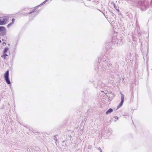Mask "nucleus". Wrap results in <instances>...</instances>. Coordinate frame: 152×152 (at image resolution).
I'll list each match as a JSON object with an SVG mask.
<instances>
[{"mask_svg": "<svg viewBox=\"0 0 152 152\" xmlns=\"http://www.w3.org/2000/svg\"><path fill=\"white\" fill-rule=\"evenodd\" d=\"M9 70H7L4 75V78L7 83L8 84H10L11 83L9 79Z\"/></svg>", "mask_w": 152, "mask_h": 152, "instance_id": "f257e3e1", "label": "nucleus"}, {"mask_svg": "<svg viewBox=\"0 0 152 152\" xmlns=\"http://www.w3.org/2000/svg\"><path fill=\"white\" fill-rule=\"evenodd\" d=\"M0 35L3 36L6 34V29L5 27L4 26H0Z\"/></svg>", "mask_w": 152, "mask_h": 152, "instance_id": "f03ea898", "label": "nucleus"}, {"mask_svg": "<svg viewBox=\"0 0 152 152\" xmlns=\"http://www.w3.org/2000/svg\"><path fill=\"white\" fill-rule=\"evenodd\" d=\"M8 20L7 18L6 17H4L3 18L1 19H0V25L5 24Z\"/></svg>", "mask_w": 152, "mask_h": 152, "instance_id": "7ed1b4c3", "label": "nucleus"}, {"mask_svg": "<svg viewBox=\"0 0 152 152\" xmlns=\"http://www.w3.org/2000/svg\"><path fill=\"white\" fill-rule=\"evenodd\" d=\"M124 101V96L123 94H121V101L119 105V107H120L121 106Z\"/></svg>", "mask_w": 152, "mask_h": 152, "instance_id": "20e7f679", "label": "nucleus"}, {"mask_svg": "<svg viewBox=\"0 0 152 152\" xmlns=\"http://www.w3.org/2000/svg\"><path fill=\"white\" fill-rule=\"evenodd\" d=\"M113 110L112 109L110 108L106 112V114L107 115L108 114L112 112H113Z\"/></svg>", "mask_w": 152, "mask_h": 152, "instance_id": "39448f33", "label": "nucleus"}, {"mask_svg": "<svg viewBox=\"0 0 152 152\" xmlns=\"http://www.w3.org/2000/svg\"><path fill=\"white\" fill-rule=\"evenodd\" d=\"M15 19L14 18H13L12 20V22L10 24H9L7 26L9 27L12 24H13L15 22Z\"/></svg>", "mask_w": 152, "mask_h": 152, "instance_id": "423d86ee", "label": "nucleus"}, {"mask_svg": "<svg viewBox=\"0 0 152 152\" xmlns=\"http://www.w3.org/2000/svg\"><path fill=\"white\" fill-rule=\"evenodd\" d=\"M8 56L7 55V54H6L5 53H4L3 55H2L1 56V57L4 58V59H6V56Z\"/></svg>", "mask_w": 152, "mask_h": 152, "instance_id": "0eeeda50", "label": "nucleus"}, {"mask_svg": "<svg viewBox=\"0 0 152 152\" xmlns=\"http://www.w3.org/2000/svg\"><path fill=\"white\" fill-rule=\"evenodd\" d=\"M9 49L7 48H5L4 51V53H6L8 50Z\"/></svg>", "mask_w": 152, "mask_h": 152, "instance_id": "6e6552de", "label": "nucleus"}, {"mask_svg": "<svg viewBox=\"0 0 152 152\" xmlns=\"http://www.w3.org/2000/svg\"><path fill=\"white\" fill-rule=\"evenodd\" d=\"M2 45L4 46H5L6 45V43L5 42H3L2 43Z\"/></svg>", "mask_w": 152, "mask_h": 152, "instance_id": "1a4fd4ad", "label": "nucleus"}, {"mask_svg": "<svg viewBox=\"0 0 152 152\" xmlns=\"http://www.w3.org/2000/svg\"><path fill=\"white\" fill-rule=\"evenodd\" d=\"M115 118L116 119H118V117H115Z\"/></svg>", "mask_w": 152, "mask_h": 152, "instance_id": "9d476101", "label": "nucleus"}, {"mask_svg": "<svg viewBox=\"0 0 152 152\" xmlns=\"http://www.w3.org/2000/svg\"><path fill=\"white\" fill-rule=\"evenodd\" d=\"M1 42V41L0 40V43Z\"/></svg>", "mask_w": 152, "mask_h": 152, "instance_id": "9b49d317", "label": "nucleus"}, {"mask_svg": "<svg viewBox=\"0 0 152 152\" xmlns=\"http://www.w3.org/2000/svg\"><path fill=\"white\" fill-rule=\"evenodd\" d=\"M32 12H30V13H32Z\"/></svg>", "mask_w": 152, "mask_h": 152, "instance_id": "f8f14e48", "label": "nucleus"}]
</instances>
